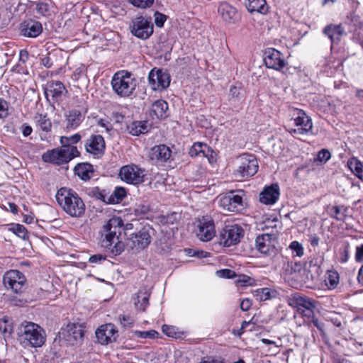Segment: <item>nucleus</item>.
<instances>
[{"label":"nucleus","instance_id":"obj_3","mask_svg":"<svg viewBox=\"0 0 363 363\" xmlns=\"http://www.w3.org/2000/svg\"><path fill=\"white\" fill-rule=\"evenodd\" d=\"M136 80L130 72L121 70L115 73L111 79V86L114 92L122 97L131 95L135 89Z\"/></svg>","mask_w":363,"mask_h":363},{"label":"nucleus","instance_id":"obj_58","mask_svg":"<svg viewBox=\"0 0 363 363\" xmlns=\"http://www.w3.org/2000/svg\"><path fill=\"white\" fill-rule=\"evenodd\" d=\"M355 259L357 262L363 260V244L360 246L357 247Z\"/></svg>","mask_w":363,"mask_h":363},{"label":"nucleus","instance_id":"obj_47","mask_svg":"<svg viewBox=\"0 0 363 363\" xmlns=\"http://www.w3.org/2000/svg\"><path fill=\"white\" fill-rule=\"evenodd\" d=\"M216 273L218 277L226 279H231L236 276L235 272L229 269H221L218 271Z\"/></svg>","mask_w":363,"mask_h":363},{"label":"nucleus","instance_id":"obj_12","mask_svg":"<svg viewBox=\"0 0 363 363\" xmlns=\"http://www.w3.org/2000/svg\"><path fill=\"white\" fill-rule=\"evenodd\" d=\"M196 235L203 242L210 241L215 237V224L211 216H205L198 219Z\"/></svg>","mask_w":363,"mask_h":363},{"label":"nucleus","instance_id":"obj_51","mask_svg":"<svg viewBox=\"0 0 363 363\" xmlns=\"http://www.w3.org/2000/svg\"><path fill=\"white\" fill-rule=\"evenodd\" d=\"M113 195L116 198L117 202H118L126 196V191L123 187H116L113 191Z\"/></svg>","mask_w":363,"mask_h":363},{"label":"nucleus","instance_id":"obj_24","mask_svg":"<svg viewBox=\"0 0 363 363\" xmlns=\"http://www.w3.org/2000/svg\"><path fill=\"white\" fill-rule=\"evenodd\" d=\"M323 33L330 38L332 44L338 43L341 38L346 34L342 24L328 25L324 28Z\"/></svg>","mask_w":363,"mask_h":363},{"label":"nucleus","instance_id":"obj_36","mask_svg":"<svg viewBox=\"0 0 363 363\" xmlns=\"http://www.w3.org/2000/svg\"><path fill=\"white\" fill-rule=\"evenodd\" d=\"M256 299L259 301H264L272 298L270 289L268 288H262L253 291Z\"/></svg>","mask_w":363,"mask_h":363},{"label":"nucleus","instance_id":"obj_9","mask_svg":"<svg viewBox=\"0 0 363 363\" xmlns=\"http://www.w3.org/2000/svg\"><path fill=\"white\" fill-rule=\"evenodd\" d=\"M131 33L143 40L149 38L153 33V24L150 17L137 16L132 20L130 25Z\"/></svg>","mask_w":363,"mask_h":363},{"label":"nucleus","instance_id":"obj_17","mask_svg":"<svg viewBox=\"0 0 363 363\" xmlns=\"http://www.w3.org/2000/svg\"><path fill=\"white\" fill-rule=\"evenodd\" d=\"M150 242L151 236L149 232L143 229L130 235L128 240L127 246L133 250H143L147 247Z\"/></svg>","mask_w":363,"mask_h":363},{"label":"nucleus","instance_id":"obj_41","mask_svg":"<svg viewBox=\"0 0 363 363\" xmlns=\"http://www.w3.org/2000/svg\"><path fill=\"white\" fill-rule=\"evenodd\" d=\"M89 194L99 200L106 202L105 191L101 190L99 187H94L90 189Z\"/></svg>","mask_w":363,"mask_h":363},{"label":"nucleus","instance_id":"obj_25","mask_svg":"<svg viewBox=\"0 0 363 363\" xmlns=\"http://www.w3.org/2000/svg\"><path fill=\"white\" fill-rule=\"evenodd\" d=\"M279 196V189L278 185H272L265 188L259 194V201L261 203L267 205L274 204Z\"/></svg>","mask_w":363,"mask_h":363},{"label":"nucleus","instance_id":"obj_22","mask_svg":"<svg viewBox=\"0 0 363 363\" xmlns=\"http://www.w3.org/2000/svg\"><path fill=\"white\" fill-rule=\"evenodd\" d=\"M22 35L28 38H36L43 31L42 24L35 20L25 21L21 26Z\"/></svg>","mask_w":363,"mask_h":363},{"label":"nucleus","instance_id":"obj_44","mask_svg":"<svg viewBox=\"0 0 363 363\" xmlns=\"http://www.w3.org/2000/svg\"><path fill=\"white\" fill-rule=\"evenodd\" d=\"M13 231L19 238L24 240L28 238V232L23 225L16 224L13 228Z\"/></svg>","mask_w":363,"mask_h":363},{"label":"nucleus","instance_id":"obj_8","mask_svg":"<svg viewBox=\"0 0 363 363\" xmlns=\"http://www.w3.org/2000/svg\"><path fill=\"white\" fill-rule=\"evenodd\" d=\"M245 231L238 224L225 225L220 231L218 239L220 245L230 247L240 242Z\"/></svg>","mask_w":363,"mask_h":363},{"label":"nucleus","instance_id":"obj_53","mask_svg":"<svg viewBox=\"0 0 363 363\" xmlns=\"http://www.w3.org/2000/svg\"><path fill=\"white\" fill-rule=\"evenodd\" d=\"M106 256L101 254H96L89 257V262L92 264H100L102 261L105 260Z\"/></svg>","mask_w":363,"mask_h":363},{"label":"nucleus","instance_id":"obj_32","mask_svg":"<svg viewBox=\"0 0 363 363\" xmlns=\"http://www.w3.org/2000/svg\"><path fill=\"white\" fill-rule=\"evenodd\" d=\"M347 166L352 172L363 182V162L357 157H352L348 160Z\"/></svg>","mask_w":363,"mask_h":363},{"label":"nucleus","instance_id":"obj_62","mask_svg":"<svg viewBox=\"0 0 363 363\" xmlns=\"http://www.w3.org/2000/svg\"><path fill=\"white\" fill-rule=\"evenodd\" d=\"M162 332L164 333H165L167 336L173 337V333L172 331L173 330V328H170L168 325H162Z\"/></svg>","mask_w":363,"mask_h":363},{"label":"nucleus","instance_id":"obj_43","mask_svg":"<svg viewBox=\"0 0 363 363\" xmlns=\"http://www.w3.org/2000/svg\"><path fill=\"white\" fill-rule=\"evenodd\" d=\"M11 331V325L9 323V319L7 317H4L0 319V332L1 333H10Z\"/></svg>","mask_w":363,"mask_h":363},{"label":"nucleus","instance_id":"obj_42","mask_svg":"<svg viewBox=\"0 0 363 363\" xmlns=\"http://www.w3.org/2000/svg\"><path fill=\"white\" fill-rule=\"evenodd\" d=\"M326 281L330 287L335 288L339 281L338 274L335 272H329Z\"/></svg>","mask_w":363,"mask_h":363},{"label":"nucleus","instance_id":"obj_4","mask_svg":"<svg viewBox=\"0 0 363 363\" xmlns=\"http://www.w3.org/2000/svg\"><path fill=\"white\" fill-rule=\"evenodd\" d=\"M79 155V152L77 147H62L46 151L42 155V159L45 162L62 164Z\"/></svg>","mask_w":363,"mask_h":363},{"label":"nucleus","instance_id":"obj_45","mask_svg":"<svg viewBox=\"0 0 363 363\" xmlns=\"http://www.w3.org/2000/svg\"><path fill=\"white\" fill-rule=\"evenodd\" d=\"M118 320L123 327L130 328L134 323V320L129 315H120Z\"/></svg>","mask_w":363,"mask_h":363},{"label":"nucleus","instance_id":"obj_6","mask_svg":"<svg viewBox=\"0 0 363 363\" xmlns=\"http://www.w3.org/2000/svg\"><path fill=\"white\" fill-rule=\"evenodd\" d=\"M237 168L235 175L240 178L250 177L255 175L258 170V162L255 155L244 153L237 157Z\"/></svg>","mask_w":363,"mask_h":363},{"label":"nucleus","instance_id":"obj_52","mask_svg":"<svg viewBox=\"0 0 363 363\" xmlns=\"http://www.w3.org/2000/svg\"><path fill=\"white\" fill-rule=\"evenodd\" d=\"M35 9L38 13L44 16L48 11V4L44 2H38Z\"/></svg>","mask_w":363,"mask_h":363},{"label":"nucleus","instance_id":"obj_27","mask_svg":"<svg viewBox=\"0 0 363 363\" xmlns=\"http://www.w3.org/2000/svg\"><path fill=\"white\" fill-rule=\"evenodd\" d=\"M65 91L64 84L60 81H55L48 84L45 93L47 98L51 96L53 100L57 101L61 98Z\"/></svg>","mask_w":363,"mask_h":363},{"label":"nucleus","instance_id":"obj_29","mask_svg":"<svg viewBox=\"0 0 363 363\" xmlns=\"http://www.w3.org/2000/svg\"><path fill=\"white\" fill-rule=\"evenodd\" d=\"M74 172L81 179L87 181L93 176L94 168L88 162L79 163L75 166Z\"/></svg>","mask_w":363,"mask_h":363},{"label":"nucleus","instance_id":"obj_33","mask_svg":"<svg viewBox=\"0 0 363 363\" xmlns=\"http://www.w3.org/2000/svg\"><path fill=\"white\" fill-rule=\"evenodd\" d=\"M149 296L150 294L147 291H140L134 298L136 307L141 311H145L149 304Z\"/></svg>","mask_w":363,"mask_h":363},{"label":"nucleus","instance_id":"obj_55","mask_svg":"<svg viewBox=\"0 0 363 363\" xmlns=\"http://www.w3.org/2000/svg\"><path fill=\"white\" fill-rule=\"evenodd\" d=\"M252 306V301L249 298L243 299L240 303V308L243 311H247Z\"/></svg>","mask_w":363,"mask_h":363},{"label":"nucleus","instance_id":"obj_63","mask_svg":"<svg viewBox=\"0 0 363 363\" xmlns=\"http://www.w3.org/2000/svg\"><path fill=\"white\" fill-rule=\"evenodd\" d=\"M98 125L101 126V127H103V128H105L106 131L109 130V128H108L109 123L108 122H106V121H105L103 119H100L98 121Z\"/></svg>","mask_w":363,"mask_h":363},{"label":"nucleus","instance_id":"obj_48","mask_svg":"<svg viewBox=\"0 0 363 363\" xmlns=\"http://www.w3.org/2000/svg\"><path fill=\"white\" fill-rule=\"evenodd\" d=\"M166 20L167 17L165 15L160 13L159 12H156L155 13V23L157 27H162Z\"/></svg>","mask_w":363,"mask_h":363},{"label":"nucleus","instance_id":"obj_56","mask_svg":"<svg viewBox=\"0 0 363 363\" xmlns=\"http://www.w3.org/2000/svg\"><path fill=\"white\" fill-rule=\"evenodd\" d=\"M41 64L47 67V68H50L53 65V62L52 60V58L50 57V56L49 55H47V56H45L41 58Z\"/></svg>","mask_w":363,"mask_h":363},{"label":"nucleus","instance_id":"obj_15","mask_svg":"<svg viewBox=\"0 0 363 363\" xmlns=\"http://www.w3.org/2000/svg\"><path fill=\"white\" fill-rule=\"evenodd\" d=\"M277 244L276 237L270 234H262L255 240L256 249L266 256H274L277 253Z\"/></svg>","mask_w":363,"mask_h":363},{"label":"nucleus","instance_id":"obj_64","mask_svg":"<svg viewBox=\"0 0 363 363\" xmlns=\"http://www.w3.org/2000/svg\"><path fill=\"white\" fill-rule=\"evenodd\" d=\"M358 281L359 282L363 285V265L360 268L358 274Z\"/></svg>","mask_w":363,"mask_h":363},{"label":"nucleus","instance_id":"obj_59","mask_svg":"<svg viewBox=\"0 0 363 363\" xmlns=\"http://www.w3.org/2000/svg\"><path fill=\"white\" fill-rule=\"evenodd\" d=\"M21 130L22 134L24 137L29 136L33 131L32 127L30 125H28L26 124L22 125Z\"/></svg>","mask_w":363,"mask_h":363},{"label":"nucleus","instance_id":"obj_54","mask_svg":"<svg viewBox=\"0 0 363 363\" xmlns=\"http://www.w3.org/2000/svg\"><path fill=\"white\" fill-rule=\"evenodd\" d=\"M354 38L359 45L363 48V25L360 26L355 33Z\"/></svg>","mask_w":363,"mask_h":363},{"label":"nucleus","instance_id":"obj_49","mask_svg":"<svg viewBox=\"0 0 363 363\" xmlns=\"http://www.w3.org/2000/svg\"><path fill=\"white\" fill-rule=\"evenodd\" d=\"M330 152L325 149H323L318 153L317 159L320 162H327L330 158Z\"/></svg>","mask_w":363,"mask_h":363},{"label":"nucleus","instance_id":"obj_31","mask_svg":"<svg viewBox=\"0 0 363 363\" xmlns=\"http://www.w3.org/2000/svg\"><path fill=\"white\" fill-rule=\"evenodd\" d=\"M246 6L249 12H257L265 13L267 11V6L265 0H247Z\"/></svg>","mask_w":363,"mask_h":363},{"label":"nucleus","instance_id":"obj_5","mask_svg":"<svg viewBox=\"0 0 363 363\" xmlns=\"http://www.w3.org/2000/svg\"><path fill=\"white\" fill-rule=\"evenodd\" d=\"M20 339L25 345L39 347L44 344L45 336L43 328L38 325L33 323H28L23 328Z\"/></svg>","mask_w":363,"mask_h":363},{"label":"nucleus","instance_id":"obj_28","mask_svg":"<svg viewBox=\"0 0 363 363\" xmlns=\"http://www.w3.org/2000/svg\"><path fill=\"white\" fill-rule=\"evenodd\" d=\"M67 128L75 129L82 123L83 116L81 112L78 110H71L65 114Z\"/></svg>","mask_w":363,"mask_h":363},{"label":"nucleus","instance_id":"obj_13","mask_svg":"<svg viewBox=\"0 0 363 363\" xmlns=\"http://www.w3.org/2000/svg\"><path fill=\"white\" fill-rule=\"evenodd\" d=\"M294 116V124L296 128L291 129L289 132L295 135H308L312 132L313 123L309 116L301 109H295Z\"/></svg>","mask_w":363,"mask_h":363},{"label":"nucleus","instance_id":"obj_19","mask_svg":"<svg viewBox=\"0 0 363 363\" xmlns=\"http://www.w3.org/2000/svg\"><path fill=\"white\" fill-rule=\"evenodd\" d=\"M84 334V327L78 323H68L63 333L64 337L71 345L77 344L82 341Z\"/></svg>","mask_w":363,"mask_h":363},{"label":"nucleus","instance_id":"obj_23","mask_svg":"<svg viewBox=\"0 0 363 363\" xmlns=\"http://www.w3.org/2000/svg\"><path fill=\"white\" fill-rule=\"evenodd\" d=\"M172 154L171 150L165 145H156L149 152V157L155 162H164L167 161Z\"/></svg>","mask_w":363,"mask_h":363},{"label":"nucleus","instance_id":"obj_61","mask_svg":"<svg viewBox=\"0 0 363 363\" xmlns=\"http://www.w3.org/2000/svg\"><path fill=\"white\" fill-rule=\"evenodd\" d=\"M309 242L313 247H316L319 244V238L316 235H311L309 237Z\"/></svg>","mask_w":363,"mask_h":363},{"label":"nucleus","instance_id":"obj_37","mask_svg":"<svg viewBox=\"0 0 363 363\" xmlns=\"http://www.w3.org/2000/svg\"><path fill=\"white\" fill-rule=\"evenodd\" d=\"M81 140V135L79 133H76L70 137L62 136L60 138V143L62 147H74L72 145L77 143Z\"/></svg>","mask_w":363,"mask_h":363},{"label":"nucleus","instance_id":"obj_11","mask_svg":"<svg viewBox=\"0 0 363 363\" xmlns=\"http://www.w3.org/2000/svg\"><path fill=\"white\" fill-rule=\"evenodd\" d=\"M119 177L127 184L138 185L144 182L145 170L133 164L125 165L121 168Z\"/></svg>","mask_w":363,"mask_h":363},{"label":"nucleus","instance_id":"obj_20","mask_svg":"<svg viewBox=\"0 0 363 363\" xmlns=\"http://www.w3.org/2000/svg\"><path fill=\"white\" fill-rule=\"evenodd\" d=\"M117 330L113 324L108 323L101 325L96 331V337L101 345H107L116 340Z\"/></svg>","mask_w":363,"mask_h":363},{"label":"nucleus","instance_id":"obj_35","mask_svg":"<svg viewBox=\"0 0 363 363\" xmlns=\"http://www.w3.org/2000/svg\"><path fill=\"white\" fill-rule=\"evenodd\" d=\"M127 130L133 135H139L147 132V126L141 122L135 121L128 125Z\"/></svg>","mask_w":363,"mask_h":363},{"label":"nucleus","instance_id":"obj_1","mask_svg":"<svg viewBox=\"0 0 363 363\" xmlns=\"http://www.w3.org/2000/svg\"><path fill=\"white\" fill-rule=\"evenodd\" d=\"M123 222L120 217H112L104 225V238L101 241L104 247L108 248L115 255L124 250V244L119 240L123 230Z\"/></svg>","mask_w":363,"mask_h":363},{"label":"nucleus","instance_id":"obj_16","mask_svg":"<svg viewBox=\"0 0 363 363\" xmlns=\"http://www.w3.org/2000/svg\"><path fill=\"white\" fill-rule=\"evenodd\" d=\"M149 84L153 90H163L170 84L169 74L161 69H152L148 75Z\"/></svg>","mask_w":363,"mask_h":363},{"label":"nucleus","instance_id":"obj_50","mask_svg":"<svg viewBox=\"0 0 363 363\" xmlns=\"http://www.w3.org/2000/svg\"><path fill=\"white\" fill-rule=\"evenodd\" d=\"M8 114L7 102L3 99L0 98V118H6Z\"/></svg>","mask_w":363,"mask_h":363},{"label":"nucleus","instance_id":"obj_34","mask_svg":"<svg viewBox=\"0 0 363 363\" xmlns=\"http://www.w3.org/2000/svg\"><path fill=\"white\" fill-rule=\"evenodd\" d=\"M34 119L42 130L47 133L51 130L52 123L46 115L36 113Z\"/></svg>","mask_w":363,"mask_h":363},{"label":"nucleus","instance_id":"obj_57","mask_svg":"<svg viewBox=\"0 0 363 363\" xmlns=\"http://www.w3.org/2000/svg\"><path fill=\"white\" fill-rule=\"evenodd\" d=\"M310 318H312L311 323L313 324V325L315 326L320 331H323L324 323L320 322L318 319L314 316V314Z\"/></svg>","mask_w":363,"mask_h":363},{"label":"nucleus","instance_id":"obj_46","mask_svg":"<svg viewBox=\"0 0 363 363\" xmlns=\"http://www.w3.org/2000/svg\"><path fill=\"white\" fill-rule=\"evenodd\" d=\"M290 248L296 253L298 257H301L303 255V248L302 245L297 241H294L290 244Z\"/></svg>","mask_w":363,"mask_h":363},{"label":"nucleus","instance_id":"obj_21","mask_svg":"<svg viewBox=\"0 0 363 363\" xmlns=\"http://www.w3.org/2000/svg\"><path fill=\"white\" fill-rule=\"evenodd\" d=\"M84 146L87 152L96 155L104 152L105 141L101 135H92L86 140Z\"/></svg>","mask_w":363,"mask_h":363},{"label":"nucleus","instance_id":"obj_30","mask_svg":"<svg viewBox=\"0 0 363 363\" xmlns=\"http://www.w3.org/2000/svg\"><path fill=\"white\" fill-rule=\"evenodd\" d=\"M168 105L164 100L155 101L151 106L150 116L152 118H160L164 116Z\"/></svg>","mask_w":363,"mask_h":363},{"label":"nucleus","instance_id":"obj_18","mask_svg":"<svg viewBox=\"0 0 363 363\" xmlns=\"http://www.w3.org/2000/svg\"><path fill=\"white\" fill-rule=\"evenodd\" d=\"M264 62L267 67L280 70L285 66L281 53L274 48H267L264 51Z\"/></svg>","mask_w":363,"mask_h":363},{"label":"nucleus","instance_id":"obj_7","mask_svg":"<svg viewBox=\"0 0 363 363\" xmlns=\"http://www.w3.org/2000/svg\"><path fill=\"white\" fill-rule=\"evenodd\" d=\"M242 195L243 191H231L220 196L218 206L224 211L240 213L245 208Z\"/></svg>","mask_w":363,"mask_h":363},{"label":"nucleus","instance_id":"obj_14","mask_svg":"<svg viewBox=\"0 0 363 363\" xmlns=\"http://www.w3.org/2000/svg\"><path fill=\"white\" fill-rule=\"evenodd\" d=\"M4 284L7 289L16 294L21 293L26 284L23 273L18 270H10L4 276Z\"/></svg>","mask_w":363,"mask_h":363},{"label":"nucleus","instance_id":"obj_60","mask_svg":"<svg viewBox=\"0 0 363 363\" xmlns=\"http://www.w3.org/2000/svg\"><path fill=\"white\" fill-rule=\"evenodd\" d=\"M240 94V88L236 86H233L230 89V95L233 98H236Z\"/></svg>","mask_w":363,"mask_h":363},{"label":"nucleus","instance_id":"obj_39","mask_svg":"<svg viewBox=\"0 0 363 363\" xmlns=\"http://www.w3.org/2000/svg\"><path fill=\"white\" fill-rule=\"evenodd\" d=\"M132 5L139 9L150 8L154 4L155 0H128Z\"/></svg>","mask_w":363,"mask_h":363},{"label":"nucleus","instance_id":"obj_2","mask_svg":"<svg viewBox=\"0 0 363 363\" xmlns=\"http://www.w3.org/2000/svg\"><path fill=\"white\" fill-rule=\"evenodd\" d=\"M56 199L63 211L70 216L80 218L84 214L85 204L72 189H60L56 194Z\"/></svg>","mask_w":363,"mask_h":363},{"label":"nucleus","instance_id":"obj_26","mask_svg":"<svg viewBox=\"0 0 363 363\" xmlns=\"http://www.w3.org/2000/svg\"><path fill=\"white\" fill-rule=\"evenodd\" d=\"M218 12L223 20L229 23H234L238 16L236 9L227 2L219 4Z\"/></svg>","mask_w":363,"mask_h":363},{"label":"nucleus","instance_id":"obj_40","mask_svg":"<svg viewBox=\"0 0 363 363\" xmlns=\"http://www.w3.org/2000/svg\"><path fill=\"white\" fill-rule=\"evenodd\" d=\"M135 335L138 337H140V338H143V339H146V338L154 339L158 336L159 333L156 330H151L149 331H135Z\"/></svg>","mask_w":363,"mask_h":363},{"label":"nucleus","instance_id":"obj_10","mask_svg":"<svg viewBox=\"0 0 363 363\" xmlns=\"http://www.w3.org/2000/svg\"><path fill=\"white\" fill-rule=\"evenodd\" d=\"M287 303L291 307L297 308L298 310L305 309L303 310L302 313L307 317H311L314 314V309L317 306L316 301L298 293L291 294L289 297Z\"/></svg>","mask_w":363,"mask_h":363},{"label":"nucleus","instance_id":"obj_38","mask_svg":"<svg viewBox=\"0 0 363 363\" xmlns=\"http://www.w3.org/2000/svg\"><path fill=\"white\" fill-rule=\"evenodd\" d=\"M207 145L201 143H195L189 150V155L191 157L198 156L199 154L204 155L205 148Z\"/></svg>","mask_w":363,"mask_h":363}]
</instances>
